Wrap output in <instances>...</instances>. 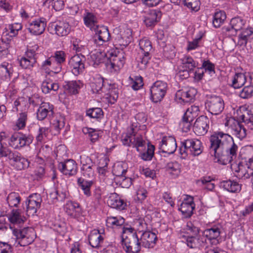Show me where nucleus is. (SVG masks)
Instances as JSON below:
<instances>
[{"instance_id":"1","label":"nucleus","mask_w":253,"mask_h":253,"mask_svg":"<svg viewBox=\"0 0 253 253\" xmlns=\"http://www.w3.org/2000/svg\"><path fill=\"white\" fill-rule=\"evenodd\" d=\"M209 149L217 161L223 165L230 163L237 156L238 149L233 137L222 131H215L210 137Z\"/></svg>"},{"instance_id":"2","label":"nucleus","mask_w":253,"mask_h":253,"mask_svg":"<svg viewBox=\"0 0 253 253\" xmlns=\"http://www.w3.org/2000/svg\"><path fill=\"white\" fill-rule=\"evenodd\" d=\"M179 153L182 158H185L189 154L194 156L200 155L203 150L202 143L199 139L191 138L181 142Z\"/></svg>"},{"instance_id":"3","label":"nucleus","mask_w":253,"mask_h":253,"mask_svg":"<svg viewBox=\"0 0 253 253\" xmlns=\"http://www.w3.org/2000/svg\"><path fill=\"white\" fill-rule=\"evenodd\" d=\"M13 233L19 240L18 244L21 246H26L31 244L34 241L36 234L34 229L26 227L23 229L14 227Z\"/></svg>"},{"instance_id":"4","label":"nucleus","mask_w":253,"mask_h":253,"mask_svg":"<svg viewBox=\"0 0 253 253\" xmlns=\"http://www.w3.org/2000/svg\"><path fill=\"white\" fill-rule=\"evenodd\" d=\"M205 107L211 114L218 115L224 110V102L219 96L211 95L206 100Z\"/></svg>"},{"instance_id":"5","label":"nucleus","mask_w":253,"mask_h":253,"mask_svg":"<svg viewBox=\"0 0 253 253\" xmlns=\"http://www.w3.org/2000/svg\"><path fill=\"white\" fill-rule=\"evenodd\" d=\"M167 84L161 81L154 83L150 88L151 99L154 103L161 102L166 95Z\"/></svg>"},{"instance_id":"6","label":"nucleus","mask_w":253,"mask_h":253,"mask_svg":"<svg viewBox=\"0 0 253 253\" xmlns=\"http://www.w3.org/2000/svg\"><path fill=\"white\" fill-rule=\"evenodd\" d=\"M42 199L40 194L34 193L28 196L25 201L26 214L27 216H33L41 207Z\"/></svg>"},{"instance_id":"7","label":"nucleus","mask_w":253,"mask_h":253,"mask_svg":"<svg viewBox=\"0 0 253 253\" xmlns=\"http://www.w3.org/2000/svg\"><path fill=\"white\" fill-rule=\"evenodd\" d=\"M246 24V20L241 17L237 16L232 18L228 26L222 27V31L228 36L237 35L238 31L243 29Z\"/></svg>"},{"instance_id":"8","label":"nucleus","mask_w":253,"mask_h":253,"mask_svg":"<svg viewBox=\"0 0 253 253\" xmlns=\"http://www.w3.org/2000/svg\"><path fill=\"white\" fill-rule=\"evenodd\" d=\"M33 140L30 135L15 133L12 135L9 141V145L14 149H19L24 146H29Z\"/></svg>"},{"instance_id":"9","label":"nucleus","mask_w":253,"mask_h":253,"mask_svg":"<svg viewBox=\"0 0 253 253\" xmlns=\"http://www.w3.org/2000/svg\"><path fill=\"white\" fill-rule=\"evenodd\" d=\"M139 46L140 49L139 52L140 62L145 66L151 58L150 52L152 50V43L149 40L144 38L139 41Z\"/></svg>"},{"instance_id":"10","label":"nucleus","mask_w":253,"mask_h":253,"mask_svg":"<svg viewBox=\"0 0 253 253\" xmlns=\"http://www.w3.org/2000/svg\"><path fill=\"white\" fill-rule=\"evenodd\" d=\"M122 245L126 253H139L142 244L138 236L129 237V239H121Z\"/></svg>"},{"instance_id":"11","label":"nucleus","mask_w":253,"mask_h":253,"mask_svg":"<svg viewBox=\"0 0 253 253\" xmlns=\"http://www.w3.org/2000/svg\"><path fill=\"white\" fill-rule=\"evenodd\" d=\"M58 169L64 175L71 176L75 175L77 172L78 167L76 162L73 159H68L60 162Z\"/></svg>"},{"instance_id":"12","label":"nucleus","mask_w":253,"mask_h":253,"mask_svg":"<svg viewBox=\"0 0 253 253\" xmlns=\"http://www.w3.org/2000/svg\"><path fill=\"white\" fill-rule=\"evenodd\" d=\"M83 55L79 54L72 56L69 61V66L72 70V72L75 76L82 74L84 70V64Z\"/></svg>"},{"instance_id":"13","label":"nucleus","mask_w":253,"mask_h":253,"mask_svg":"<svg viewBox=\"0 0 253 253\" xmlns=\"http://www.w3.org/2000/svg\"><path fill=\"white\" fill-rule=\"evenodd\" d=\"M177 144L176 140L172 136L164 137L160 142L159 148L162 153L169 155L173 154L176 150Z\"/></svg>"},{"instance_id":"14","label":"nucleus","mask_w":253,"mask_h":253,"mask_svg":"<svg viewBox=\"0 0 253 253\" xmlns=\"http://www.w3.org/2000/svg\"><path fill=\"white\" fill-rule=\"evenodd\" d=\"M125 63V59L122 52L118 54L111 53L109 57L107 70L110 72H116L122 68Z\"/></svg>"},{"instance_id":"15","label":"nucleus","mask_w":253,"mask_h":253,"mask_svg":"<svg viewBox=\"0 0 253 253\" xmlns=\"http://www.w3.org/2000/svg\"><path fill=\"white\" fill-rule=\"evenodd\" d=\"M142 232L140 240L142 244V246L145 248H152L156 244L157 240V237L155 233L151 232L149 230L146 231H139V233Z\"/></svg>"},{"instance_id":"16","label":"nucleus","mask_w":253,"mask_h":253,"mask_svg":"<svg viewBox=\"0 0 253 253\" xmlns=\"http://www.w3.org/2000/svg\"><path fill=\"white\" fill-rule=\"evenodd\" d=\"M209 120L204 116H201L197 118L193 126V130L195 133L198 135L205 134L209 128Z\"/></svg>"},{"instance_id":"17","label":"nucleus","mask_w":253,"mask_h":253,"mask_svg":"<svg viewBox=\"0 0 253 253\" xmlns=\"http://www.w3.org/2000/svg\"><path fill=\"white\" fill-rule=\"evenodd\" d=\"M22 26L20 23H14L12 24L8 25L5 28V32L3 33V35L1 38V40L2 42H6V40H7L8 42H7L8 44H9V46L11 44L12 41L11 39L9 40H8V38L6 36H8L10 38H13L16 37L18 33V31L22 29Z\"/></svg>"},{"instance_id":"18","label":"nucleus","mask_w":253,"mask_h":253,"mask_svg":"<svg viewBox=\"0 0 253 253\" xmlns=\"http://www.w3.org/2000/svg\"><path fill=\"white\" fill-rule=\"evenodd\" d=\"M197 90L194 88L188 89H180L178 90L175 94L176 98L181 102L189 103L194 100Z\"/></svg>"},{"instance_id":"19","label":"nucleus","mask_w":253,"mask_h":253,"mask_svg":"<svg viewBox=\"0 0 253 253\" xmlns=\"http://www.w3.org/2000/svg\"><path fill=\"white\" fill-rule=\"evenodd\" d=\"M46 26L45 19L41 18L31 22L28 28L29 31L32 34L40 35L43 33Z\"/></svg>"},{"instance_id":"20","label":"nucleus","mask_w":253,"mask_h":253,"mask_svg":"<svg viewBox=\"0 0 253 253\" xmlns=\"http://www.w3.org/2000/svg\"><path fill=\"white\" fill-rule=\"evenodd\" d=\"M8 218L11 223L10 227L12 230L16 227L15 226H17V228H19L20 225L25 220V217L21 215L19 209H13L8 214Z\"/></svg>"},{"instance_id":"21","label":"nucleus","mask_w":253,"mask_h":253,"mask_svg":"<svg viewBox=\"0 0 253 253\" xmlns=\"http://www.w3.org/2000/svg\"><path fill=\"white\" fill-rule=\"evenodd\" d=\"M53 114V106L48 102H42L40 105L37 112V119L42 121L46 117L52 116Z\"/></svg>"},{"instance_id":"22","label":"nucleus","mask_w":253,"mask_h":253,"mask_svg":"<svg viewBox=\"0 0 253 253\" xmlns=\"http://www.w3.org/2000/svg\"><path fill=\"white\" fill-rule=\"evenodd\" d=\"M110 37L108 29L104 26L96 25V44L99 46H103V44L108 41Z\"/></svg>"},{"instance_id":"23","label":"nucleus","mask_w":253,"mask_h":253,"mask_svg":"<svg viewBox=\"0 0 253 253\" xmlns=\"http://www.w3.org/2000/svg\"><path fill=\"white\" fill-rule=\"evenodd\" d=\"M108 205L114 209L123 210L126 207V203L116 193L111 194L107 200Z\"/></svg>"},{"instance_id":"24","label":"nucleus","mask_w":253,"mask_h":253,"mask_svg":"<svg viewBox=\"0 0 253 253\" xmlns=\"http://www.w3.org/2000/svg\"><path fill=\"white\" fill-rule=\"evenodd\" d=\"M194 209L195 204L193 198L192 197L189 196L187 199V201H184L181 204L178 210L182 213L185 217L189 218L192 215Z\"/></svg>"},{"instance_id":"25","label":"nucleus","mask_w":253,"mask_h":253,"mask_svg":"<svg viewBox=\"0 0 253 253\" xmlns=\"http://www.w3.org/2000/svg\"><path fill=\"white\" fill-rule=\"evenodd\" d=\"M51 27L54 28L55 33L59 36H67L71 30L69 23L64 21H58L56 23H53Z\"/></svg>"},{"instance_id":"26","label":"nucleus","mask_w":253,"mask_h":253,"mask_svg":"<svg viewBox=\"0 0 253 253\" xmlns=\"http://www.w3.org/2000/svg\"><path fill=\"white\" fill-rule=\"evenodd\" d=\"M80 207L78 203L68 201L64 206L66 213L73 218H77L79 216Z\"/></svg>"},{"instance_id":"27","label":"nucleus","mask_w":253,"mask_h":253,"mask_svg":"<svg viewBox=\"0 0 253 253\" xmlns=\"http://www.w3.org/2000/svg\"><path fill=\"white\" fill-rule=\"evenodd\" d=\"M230 127L233 135L237 138L242 140L246 137L247 135L246 129L240 122L235 121Z\"/></svg>"},{"instance_id":"28","label":"nucleus","mask_w":253,"mask_h":253,"mask_svg":"<svg viewBox=\"0 0 253 253\" xmlns=\"http://www.w3.org/2000/svg\"><path fill=\"white\" fill-rule=\"evenodd\" d=\"M109 57L107 56L104 51V46H99L98 49L96 48V65H104L107 69Z\"/></svg>"},{"instance_id":"29","label":"nucleus","mask_w":253,"mask_h":253,"mask_svg":"<svg viewBox=\"0 0 253 253\" xmlns=\"http://www.w3.org/2000/svg\"><path fill=\"white\" fill-rule=\"evenodd\" d=\"M161 13L156 10H151L145 17L144 22L147 26L155 25L160 19Z\"/></svg>"},{"instance_id":"30","label":"nucleus","mask_w":253,"mask_h":253,"mask_svg":"<svg viewBox=\"0 0 253 253\" xmlns=\"http://www.w3.org/2000/svg\"><path fill=\"white\" fill-rule=\"evenodd\" d=\"M13 72L12 65L8 63L4 62L0 65V78L2 80L9 79Z\"/></svg>"},{"instance_id":"31","label":"nucleus","mask_w":253,"mask_h":253,"mask_svg":"<svg viewBox=\"0 0 253 253\" xmlns=\"http://www.w3.org/2000/svg\"><path fill=\"white\" fill-rule=\"evenodd\" d=\"M51 57L53 60H54L55 64H57V66L54 69V72L58 73L61 70V63L64 62L65 61L66 54L63 51H57L55 52L54 55Z\"/></svg>"},{"instance_id":"32","label":"nucleus","mask_w":253,"mask_h":253,"mask_svg":"<svg viewBox=\"0 0 253 253\" xmlns=\"http://www.w3.org/2000/svg\"><path fill=\"white\" fill-rule=\"evenodd\" d=\"M198 111V108L197 106H192L191 108L187 109L182 117V122L188 124V126H190L191 123L197 116Z\"/></svg>"},{"instance_id":"33","label":"nucleus","mask_w":253,"mask_h":253,"mask_svg":"<svg viewBox=\"0 0 253 253\" xmlns=\"http://www.w3.org/2000/svg\"><path fill=\"white\" fill-rule=\"evenodd\" d=\"M221 184L224 189L232 193L239 192L241 189V185L234 181L225 180L222 181Z\"/></svg>"},{"instance_id":"34","label":"nucleus","mask_w":253,"mask_h":253,"mask_svg":"<svg viewBox=\"0 0 253 253\" xmlns=\"http://www.w3.org/2000/svg\"><path fill=\"white\" fill-rule=\"evenodd\" d=\"M247 75L243 73H237L232 80V86L235 88H239L244 85L247 84Z\"/></svg>"},{"instance_id":"35","label":"nucleus","mask_w":253,"mask_h":253,"mask_svg":"<svg viewBox=\"0 0 253 253\" xmlns=\"http://www.w3.org/2000/svg\"><path fill=\"white\" fill-rule=\"evenodd\" d=\"M41 88L42 92L46 94L49 93L51 90L57 91L59 88V85L52 80L47 79L42 82Z\"/></svg>"},{"instance_id":"36","label":"nucleus","mask_w":253,"mask_h":253,"mask_svg":"<svg viewBox=\"0 0 253 253\" xmlns=\"http://www.w3.org/2000/svg\"><path fill=\"white\" fill-rule=\"evenodd\" d=\"M187 244L190 248H200L204 245L206 239L203 237L197 238L195 236H188L186 240Z\"/></svg>"},{"instance_id":"37","label":"nucleus","mask_w":253,"mask_h":253,"mask_svg":"<svg viewBox=\"0 0 253 253\" xmlns=\"http://www.w3.org/2000/svg\"><path fill=\"white\" fill-rule=\"evenodd\" d=\"M226 19V15L225 12L222 10H219L214 13L213 20V26L216 28H219L224 23Z\"/></svg>"},{"instance_id":"38","label":"nucleus","mask_w":253,"mask_h":253,"mask_svg":"<svg viewBox=\"0 0 253 253\" xmlns=\"http://www.w3.org/2000/svg\"><path fill=\"white\" fill-rule=\"evenodd\" d=\"M220 229L214 226L211 228L207 229L203 232V238L206 237L209 240L217 239L220 234Z\"/></svg>"},{"instance_id":"39","label":"nucleus","mask_w":253,"mask_h":253,"mask_svg":"<svg viewBox=\"0 0 253 253\" xmlns=\"http://www.w3.org/2000/svg\"><path fill=\"white\" fill-rule=\"evenodd\" d=\"M182 68L188 69L193 72L194 69L198 66V63L190 56H186L181 59Z\"/></svg>"},{"instance_id":"40","label":"nucleus","mask_w":253,"mask_h":253,"mask_svg":"<svg viewBox=\"0 0 253 253\" xmlns=\"http://www.w3.org/2000/svg\"><path fill=\"white\" fill-rule=\"evenodd\" d=\"M82 86L80 81H71L67 83L65 85L67 91L72 94H75L78 93L79 89Z\"/></svg>"},{"instance_id":"41","label":"nucleus","mask_w":253,"mask_h":253,"mask_svg":"<svg viewBox=\"0 0 253 253\" xmlns=\"http://www.w3.org/2000/svg\"><path fill=\"white\" fill-rule=\"evenodd\" d=\"M125 219L121 217L109 216L106 219V225L108 227L114 228L124 224Z\"/></svg>"},{"instance_id":"42","label":"nucleus","mask_w":253,"mask_h":253,"mask_svg":"<svg viewBox=\"0 0 253 253\" xmlns=\"http://www.w3.org/2000/svg\"><path fill=\"white\" fill-rule=\"evenodd\" d=\"M78 184L82 189L84 191V194L87 196H89L91 195L90 188L93 184L92 181H85L82 177H80L77 180Z\"/></svg>"},{"instance_id":"43","label":"nucleus","mask_w":253,"mask_h":253,"mask_svg":"<svg viewBox=\"0 0 253 253\" xmlns=\"http://www.w3.org/2000/svg\"><path fill=\"white\" fill-rule=\"evenodd\" d=\"M101 94L100 96H98L100 99L106 94V88L104 86V80L101 77L96 79V94ZM97 96H96V98Z\"/></svg>"},{"instance_id":"44","label":"nucleus","mask_w":253,"mask_h":253,"mask_svg":"<svg viewBox=\"0 0 253 253\" xmlns=\"http://www.w3.org/2000/svg\"><path fill=\"white\" fill-rule=\"evenodd\" d=\"M7 202L11 207H17L21 201V197L18 193L11 192L7 197Z\"/></svg>"},{"instance_id":"45","label":"nucleus","mask_w":253,"mask_h":253,"mask_svg":"<svg viewBox=\"0 0 253 253\" xmlns=\"http://www.w3.org/2000/svg\"><path fill=\"white\" fill-rule=\"evenodd\" d=\"M113 172L114 175L116 176L122 178L123 181H127L129 182V185L131 183V179L127 178L125 174L126 172V170L124 169L122 166H117L115 167L113 169Z\"/></svg>"},{"instance_id":"46","label":"nucleus","mask_w":253,"mask_h":253,"mask_svg":"<svg viewBox=\"0 0 253 253\" xmlns=\"http://www.w3.org/2000/svg\"><path fill=\"white\" fill-rule=\"evenodd\" d=\"M84 20L86 26L92 31L95 30V16L93 13L87 12L84 17Z\"/></svg>"},{"instance_id":"47","label":"nucleus","mask_w":253,"mask_h":253,"mask_svg":"<svg viewBox=\"0 0 253 253\" xmlns=\"http://www.w3.org/2000/svg\"><path fill=\"white\" fill-rule=\"evenodd\" d=\"M182 4L191 11H197L200 9L199 0H183Z\"/></svg>"},{"instance_id":"48","label":"nucleus","mask_w":253,"mask_h":253,"mask_svg":"<svg viewBox=\"0 0 253 253\" xmlns=\"http://www.w3.org/2000/svg\"><path fill=\"white\" fill-rule=\"evenodd\" d=\"M20 66L25 69H31L34 67L36 63L37 60H30L25 57H22L19 60Z\"/></svg>"},{"instance_id":"49","label":"nucleus","mask_w":253,"mask_h":253,"mask_svg":"<svg viewBox=\"0 0 253 253\" xmlns=\"http://www.w3.org/2000/svg\"><path fill=\"white\" fill-rule=\"evenodd\" d=\"M108 161V159L105 156L100 159L97 168L98 172L100 175H105Z\"/></svg>"},{"instance_id":"50","label":"nucleus","mask_w":253,"mask_h":253,"mask_svg":"<svg viewBox=\"0 0 253 253\" xmlns=\"http://www.w3.org/2000/svg\"><path fill=\"white\" fill-rule=\"evenodd\" d=\"M27 113L21 112L18 115V119L16 123V126L19 129L23 128L27 121Z\"/></svg>"},{"instance_id":"51","label":"nucleus","mask_w":253,"mask_h":253,"mask_svg":"<svg viewBox=\"0 0 253 253\" xmlns=\"http://www.w3.org/2000/svg\"><path fill=\"white\" fill-rule=\"evenodd\" d=\"M130 236L134 237L138 236L136 231L131 226H124L122 231V239H129Z\"/></svg>"},{"instance_id":"52","label":"nucleus","mask_w":253,"mask_h":253,"mask_svg":"<svg viewBox=\"0 0 253 253\" xmlns=\"http://www.w3.org/2000/svg\"><path fill=\"white\" fill-rule=\"evenodd\" d=\"M29 162L27 159L20 156L13 166L17 170H22L29 166Z\"/></svg>"},{"instance_id":"53","label":"nucleus","mask_w":253,"mask_h":253,"mask_svg":"<svg viewBox=\"0 0 253 253\" xmlns=\"http://www.w3.org/2000/svg\"><path fill=\"white\" fill-rule=\"evenodd\" d=\"M253 96V87L247 84L242 89L240 93V96L244 99H248Z\"/></svg>"},{"instance_id":"54","label":"nucleus","mask_w":253,"mask_h":253,"mask_svg":"<svg viewBox=\"0 0 253 253\" xmlns=\"http://www.w3.org/2000/svg\"><path fill=\"white\" fill-rule=\"evenodd\" d=\"M154 145H148L147 151L140 154L141 159L144 161L151 160L154 155Z\"/></svg>"},{"instance_id":"55","label":"nucleus","mask_w":253,"mask_h":253,"mask_svg":"<svg viewBox=\"0 0 253 253\" xmlns=\"http://www.w3.org/2000/svg\"><path fill=\"white\" fill-rule=\"evenodd\" d=\"M133 141H131L132 145L135 147L137 151H138V147L143 146L145 143V141L143 140L142 136L136 135L135 132L133 134Z\"/></svg>"},{"instance_id":"56","label":"nucleus","mask_w":253,"mask_h":253,"mask_svg":"<svg viewBox=\"0 0 253 253\" xmlns=\"http://www.w3.org/2000/svg\"><path fill=\"white\" fill-rule=\"evenodd\" d=\"M131 132L126 134L122 139V141L124 145L130 146L132 145V141H133V134L134 133V128L131 127Z\"/></svg>"},{"instance_id":"57","label":"nucleus","mask_w":253,"mask_h":253,"mask_svg":"<svg viewBox=\"0 0 253 253\" xmlns=\"http://www.w3.org/2000/svg\"><path fill=\"white\" fill-rule=\"evenodd\" d=\"M49 128L47 127H40L38 130V133L36 136V139L38 142L42 141L44 138L46 137L48 133Z\"/></svg>"},{"instance_id":"58","label":"nucleus","mask_w":253,"mask_h":253,"mask_svg":"<svg viewBox=\"0 0 253 253\" xmlns=\"http://www.w3.org/2000/svg\"><path fill=\"white\" fill-rule=\"evenodd\" d=\"M65 119L60 117L59 119H56L54 121L53 126L58 133L60 132V131L65 126Z\"/></svg>"},{"instance_id":"59","label":"nucleus","mask_w":253,"mask_h":253,"mask_svg":"<svg viewBox=\"0 0 253 253\" xmlns=\"http://www.w3.org/2000/svg\"><path fill=\"white\" fill-rule=\"evenodd\" d=\"M167 168L174 175H178L180 172V165L177 162L168 164Z\"/></svg>"},{"instance_id":"60","label":"nucleus","mask_w":253,"mask_h":253,"mask_svg":"<svg viewBox=\"0 0 253 253\" xmlns=\"http://www.w3.org/2000/svg\"><path fill=\"white\" fill-rule=\"evenodd\" d=\"M81 163L82 165L81 169H84L85 167L94 166V163L90 158L85 155L80 156Z\"/></svg>"},{"instance_id":"61","label":"nucleus","mask_w":253,"mask_h":253,"mask_svg":"<svg viewBox=\"0 0 253 253\" xmlns=\"http://www.w3.org/2000/svg\"><path fill=\"white\" fill-rule=\"evenodd\" d=\"M247 41L253 39V31L252 28H246L243 30L239 35Z\"/></svg>"},{"instance_id":"62","label":"nucleus","mask_w":253,"mask_h":253,"mask_svg":"<svg viewBox=\"0 0 253 253\" xmlns=\"http://www.w3.org/2000/svg\"><path fill=\"white\" fill-rule=\"evenodd\" d=\"M0 253H12V246L7 243L0 242Z\"/></svg>"},{"instance_id":"63","label":"nucleus","mask_w":253,"mask_h":253,"mask_svg":"<svg viewBox=\"0 0 253 253\" xmlns=\"http://www.w3.org/2000/svg\"><path fill=\"white\" fill-rule=\"evenodd\" d=\"M124 38L125 37H122L121 35H118L116 39V40H117L116 42L120 45L126 47L130 42L131 37L130 35H129L127 37L125 40H124Z\"/></svg>"},{"instance_id":"64","label":"nucleus","mask_w":253,"mask_h":253,"mask_svg":"<svg viewBox=\"0 0 253 253\" xmlns=\"http://www.w3.org/2000/svg\"><path fill=\"white\" fill-rule=\"evenodd\" d=\"M202 68H204L205 71H208L210 74L215 73L214 65L209 60L204 61L202 64Z\"/></svg>"}]
</instances>
